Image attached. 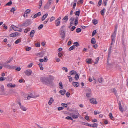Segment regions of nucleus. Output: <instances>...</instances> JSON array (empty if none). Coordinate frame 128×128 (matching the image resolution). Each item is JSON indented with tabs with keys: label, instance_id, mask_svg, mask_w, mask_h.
Returning <instances> with one entry per match:
<instances>
[{
	"label": "nucleus",
	"instance_id": "1",
	"mask_svg": "<svg viewBox=\"0 0 128 128\" xmlns=\"http://www.w3.org/2000/svg\"><path fill=\"white\" fill-rule=\"evenodd\" d=\"M41 82H42L44 84L48 85L51 84L54 78H48L41 77L40 78Z\"/></svg>",
	"mask_w": 128,
	"mask_h": 128
},
{
	"label": "nucleus",
	"instance_id": "2",
	"mask_svg": "<svg viewBox=\"0 0 128 128\" xmlns=\"http://www.w3.org/2000/svg\"><path fill=\"white\" fill-rule=\"evenodd\" d=\"M92 92L90 89L89 88L86 90V96L87 98H90L92 96Z\"/></svg>",
	"mask_w": 128,
	"mask_h": 128
},
{
	"label": "nucleus",
	"instance_id": "3",
	"mask_svg": "<svg viewBox=\"0 0 128 128\" xmlns=\"http://www.w3.org/2000/svg\"><path fill=\"white\" fill-rule=\"evenodd\" d=\"M60 34L62 36V39L64 40L65 38V32L64 30H60Z\"/></svg>",
	"mask_w": 128,
	"mask_h": 128
},
{
	"label": "nucleus",
	"instance_id": "4",
	"mask_svg": "<svg viewBox=\"0 0 128 128\" xmlns=\"http://www.w3.org/2000/svg\"><path fill=\"white\" fill-rule=\"evenodd\" d=\"M32 70L30 69L27 70L24 72L28 76L30 75L32 73Z\"/></svg>",
	"mask_w": 128,
	"mask_h": 128
},
{
	"label": "nucleus",
	"instance_id": "5",
	"mask_svg": "<svg viewBox=\"0 0 128 128\" xmlns=\"http://www.w3.org/2000/svg\"><path fill=\"white\" fill-rule=\"evenodd\" d=\"M51 2L50 1H49L44 6L45 9H48L51 4Z\"/></svg>",
	"mask_w": 128,
	"mask_h": 128
},
{
	"label": "nucleus",
	"instance_id": "6",
	"mask_svg": "<svg viewBox=\"0 0 128 128\" xmlns=\"http://www.w3.org/2000/svg\"><path fill=\"white\" fill-rule=\"evenodd\" d=\"M90 102L92 104H96L98 103V102L96 101V99L94 98H92V99H90Z\"/></svg>",
	"mask_w": 128,
	"mask_h": 128
},
{
	"label": "nucleus",
	"instance_id": "7",
	"mask_svg": "<svg viewBox=\"0 0 128 128\" xmlns=\"http://www.w3.org/2000/svg\"><path fill=\"white\" fill-rule=\"evenodd\" d=\"M79 115L78 113L77 112L76 114H72V116L74 119L77 118H78Z\"/></svg>",
	"mask_w": 128,
	"mask_h": 128
},
{
	"label": "nucleus",
	"instance_id": "8",
	"mask_svg": "<svg viewBox=\"0 0 128 128\" xmlns=\"http://www.w3.org/2000/svg\"><path fill=\"white\" fill-rule=\"evenodd\" d=\"M19 105L20 106V108L22 110L24 111H26L27 110V108L23 106L22 105L21 103L20 102L19 103Z\"/></svg>",
	"mask_w": 128,
	"mask_h": 128
},
{
	"label": "nucleus",
	"instance_id": "9",
	"mask_svg": "<svg viewBox=\"0 0 128 128\" xmlns=\"http://www.w3.org/2000/svg\"><path fill=\"white\" fill-rule=\"evenodd\" d=\"M18 34L19 33L18 32L12 33V34H10V37H16L17 35H18Z\"/></svg>",
	"mask_w": 128,
	"mask_h": 128
},
{
	"label": "nucleus",
	"instance_id": "10",
	"mask_svg": "<svg viewBox=\"0 0 128 128\" xmlns=\"http://www.w3.org/2000/svg\"><path fill=\"white\" fill-rule=\"evenodd\" d=\"M111 91L112 92L114 93V94L116 96H117L118 93L117 92V91L116 90L115 88H112L111 89Z\"/></svg>",
	"mask_w": 128,
	"mask_h": 128
},
{
	"label": "nucleus",
	"instance_id": "11",
	"mask_svg": "<svg viewBox=\"0 0 128 128\" xmlns=\"http://www.w3.org/2000/svg\"><path fill=\"white\" fill-rule=\"evenodd\" d=\"M74 17H72L70 19V20L71 21L70 22V26H72L74 23Z\"/></svg>",
	"mask_w": 128,
	"mask_h": 128
},
{
	"label": "nucleus",
	"instance_id": "12",
	"mask_svg": "<svg viewBox=\"0 0 128 128\" xmlns=\"http://www.w3.org/2000/svg\"><path fill=\"white\" fill-rule=\"evenodd\" d=\"M44 55V52H40L38 53V56L40 57H43Z\"/></svg>",
	"mask_w": 128,
	"mask_h": 128
},
{
	"label": "nucleus",
	"instance_id": "13",
	"mask_svg": "<svg viewBox=\"0 0 128 128\" xmlns=\"http://www.w3.org/2000/svg\"><path fill=\"white\" fill-rule=\"evenodd\" d=\"M37 96H32V94H31L30 95H28L27 97V98L28 100H29L31 98H34Z\"/></svg>",
	"mask_w": 128,
	"mask_h": 128
},
{
	"label": "nucleus",
	"instance_id": "14",
	"mask_svg": "<svg viewBox=\"0 0 128 128\" xmlns=\"http://www.w3.org/2000/svg\"><path fill=\"white\" fill-rule=\"evenodd\" d=\"M76 73V72L74 70H72L70 72L69 74L70 76H72V75H74Z\"/></svg>",
	"mask_w": 128,
	"mask_h": 128
},
{
	"label": "nucleus",
	"instance_id": "15",
	"mask_svg": "<svg viewBox=\"0 0 128 128\" xmlns=\"http://www.w3.org/2000/svg\"><path fill=\"white\" fill-rule=\"evenodd\" d=\"M72 85L75 87H77L79 85V83L77 82H73Z\"/></svg>",
	"mask_w": 128,
	"mask_h": 128
},
{
	"label": "nucleus",
	"instance_id": "16",
	"mask_svg": "<svg viewBox=\"0 0 128 128\" xmlns=\"http://www.w3.org/2000/svg\"><path fill=\"white\" fill-rule=\"evenodd\" d=\"M59 92L62 95H64L66 92V90L64 89L61 90L59 91Z\"/></svg>",
	"mask_w": 128,
	"mask_h": 128
},
{
	"label": "nucleus",
	"instance_id": "17",
	"mask_svg": "<svg viewBox=\"0 0 128 128\" xmlns=\"http://www.w3.org/2000/svg\"><path fill=\"white\" fill-rule=\"evenodd\" d=\"M7 86L8 87H10L11 88L14 87L16 85L15 84H13L12 85V84L10 83L8 84Z\"/></svg>",
	"mask_w": 128,
	"mask_h": 128
},
{
	"label": "nucleus",
	"instance_id": "18",
	"mask_svg": "<svg viewBox=\"0 0 128 128\" xmlns=\"http://www.w3.org/2000/svg\"><path fill=\"white\" fill-rule=\"evenodd\" d=\"M48 16V14H45L44 15L42 18V21L44 20L45 18L47 17Z\"/></svg>",
	"mask_w": 128,
	"mask_h": 128
},
{
	"label": "nucleus",
	"instance_id": "19",
	"mask_svg": "<svg viewBox=\"0 0 128 128\" xmlns=\"http://www.w3.org/2000/svg\"><path fill=\"white\" fill-rule=\"evenodd\" d=\"M35 32L34 30H32L31 31L30 33V36L32 38L34 36V34Z\"/></svg>",
	"mask_w": 128,
	"mask_h": 128
},
{
	"label": "nucleus",
	"instance_id": "20",
	"mask_svg": "<svg viewBox=\"0 0 128 128\" xmlns=\"http://www.w3.org/2000/svg\"><path fill=\"white\" fill-rule=\"evenodd\" d=\"M41 14V12H38V13L36 14H35L34 16V18H36L37 17H38V16H40Z\"/></svg>",
	"mask_w": 128,
	"mask_h": 128
},
{
	"label": "nucleus",
	"instance_id": "21",
	"mask_svg": "<svg viewBox=\"0 0 128 128\" xmlns=\"http://www.w3.org/2000/svg\"><path fill=\"white\" fill-rule=\"evenodd\" d=\"M55 24L56 26H58L60 23V21L56 20L55 21Z\"/></svg>",
	"mask_w": 128,
	"mask_h": 128
},
{
	"label": "nucleus",
	"instance_id": "22",
	"mask_svg": "<svg viewBox=\"0 0 128 128\" xmlns=\"http://www.w3.org/2000/svg\"><path fill=\"white\" fill-rule=\"evenodd\" d=\"M118 105L119 107V108L120 111L121 112H123V109L121 106V104L120 102L118 103Z\"/></svg>",
	"mask_w": 128,
	"mask_h": 128
},
{
	"label": "nucleus",
	"instance_id": "23",
	"mask_svg": "<svg viewBox=\"0 0 128 128\" xmlns=\"http://www.w3.org/2000/svg\"><path fill=\"white\" fill-rule=\"evenodd\" d=\"M54 101V100L52 99V98H50L48 102L49 104V105H51L52 104V103Z\"/></svg>",
	"mask_w": 128,
	"mask_h": 128
},
{
	"label": "nucleus",
	"instance_id": "24",
	"mask_svg": "<svg viewBox=\"0 0 128 128\" xmlns=\"http://www.w3.org/2000/svg\"><path fill=\"white\" fill-rule=\"evenodd\" d=\"M86 62L88 64H90L92 63L91 60L90 58L86 59Z\"/></svg>",
	"mask_w": 128,
	"mask_h": 128
},
{
	"label": "nucleus",
	"instance_id": "25",
	"mask_svg": "<svg viewBox=\"0 0 128 128\" xmlns=\"http://www.w3.org/2000/svg\"><path fill=\"white\" fill-rule=\"evenodd\" d=\"M91 43L92 44H95L96 43V41L94 38H92L91 41Z\"/></svg>",
	"mask_w": 128,
	"mask_h": 128
},
{
	"label": "nucleus",
	"instance_id": "26",
	"mask_svg": "<svg viewBox=\"0 0 128 128\" xmlns=\"http://www.w3.org/2000/svg\"><path fill=\"white\" fill-rule=\"evenodd\" d=\"M92 22L94 25L98 23V20L95 19H94L92 20Z\"/></svg>",
	"mask_w": 128,
	"mask_h": 128
},
{
	"label": "nucleus",
	"instance_id": "27",
	"mask_svg": "<svg viewBox=\"0 0 128 128\" xmlns=\"http://www.w3.org/2000/svg\"><path fill=\"white\" fill-rule=\"evenodd\" d=\"M7 63H6L3 64V66L5 68H8L10 67V66L7 64Z\"/></svg>",
	"mask_w": 128,
	"mask_h": 128
},
{
	"label": "nucleus",
	"instance_id": "28",
	"mask_svg": "<svg viewBox=\"0 0 128 128\" xmlns=\"http://www.w3.org/2000/svg\"><path fill=\"white\" fill-rule=\"evenodd\" d=\"M38 64L39 66L40 69L41 70H43L44 68L42 66V63H40Z\"/></svg>",
	"mask_w": 128,
	"mask_h": 128
},
{
	"label": "nucleus",
	"instance_id": "29",
	"mask_svg": "<svg viewBox=\"0 0 128 128\" xmlns=\"http://www.w3.org/2000/svg\"><path fill=\"white\" fill-rule=\"evenodd\" d=\"M78 17H77L76 18L75 20L74 25L75 26H76L78 24Z\"/></svg>",
	"mask_w": 128,
	"mask_h": 128
},
{
	"label": "nucleus",
	"instance_id": "30",
	"mask_svg": "<svg viewBox=\"0 0 128 128\" xmlns=\"http://www.w3.org/2000/svg\"><path fill=\"white\" fill-rule=\"evenodd\" d=\"M31 11V10L30 9H27L25 12V13H26V17L27 16V14L28 13H29Z\"/></svg>",
	"mask_w": 128,
	"mask_h": 128
},
{
	"label": "nucleus",
	"instance_id": "31",
	"mask_svg": "<svg viewBox=\"0 0 128 128\" xmlns=\"http://www.w3.org/2000/svg\"><path fill=\"white\" fill-rule=\"evenodd\" d=\"M75 48L74 46L73 45L72 46H70L68 50L70 51L72 50H73L74 48Z\"/></svg>",
	"mask_w": 128,
	"mask_h": 128
},
{
	"label": "nucleus",
	"instance_id": "32",
	"mask_svg": "<svg viewBox=\"0 0 128 128\" xmlns=\"http://www.w3.org/2000/svg\"><path fill=\"white\" fill-rule=\"evenodd\" d=\"M79 76L78 74H76L74 78L76 80H77L79 79Z\"/></svg>",
	"mask_w": 128,
	"mask_h": 128
},
{
	"label": "nucleus",
	"instance_id": "33",
	"mask_svg": "<svg viewBox=\"0 0 128 128\" xmlns=\"http://www.w3.org/2000/svg\"><path fill=\"white\" fill-rule=\"evenodd\" d=\"M110 118L112 120H114V118L113 117L112 114L111 113H110L109 115Z\"/></svg>",
	"mask_w": 128,
	"mask_h": 128
},
{
	"label": "nucleus",
	"instance_id": "34",
	"mask_svg": "<svg viewBox=\"0 0 128 128\" xmlns=\"http://www.w3.org/2000/svg\"><path fill=\"white\" fill-rule=\"evenodd\" d=\"M80 10H78V11H77L75 13V15H77L78 16H79L80 13Z\"/></svg>",
	"mask_w": 128,
	"mask_h": 128
},
{
	"label": "nucleus",
	"instance_id": "35",
	"mask_svg": "<svg viewBox=\"0 0 128 128\" xmlns=\"http://www.w3.org/2000/svg\"><path fill=\"white\" fill-rule=\"evenodd\" d=\"M0 91L2 92H3L4 91V86L3 85L2 86L0 87Z\"/></svg>",
	"mask_w": 128,
	"mask_h": 128
},
{
	"label": "nucleus",
	"instance_id": "36",
	"mask_svg": "<svg viewBox=\"0 0 128 128\" xmlns=\"http://www.w3.org/2000/svg\"><path fill=\"white\" fill-rule=\"evenodd\" d=\"M68 20V16H65L63 18L62 20H65L66 21H65V22H66Z\"/></svg>",
	"mask_w": 128,
	"mask_h": 128
},
{
	"label": "nucleus",
	"instance_id": "37",
	"mask_svg": "<svg viewBox=\"0 0 128 128\" xmlns=\"http://www.w3.org/2000/svg\"><path fill=\"white\" fill-rule=\"evenodd\" d=\"M74 46L76 47L78 46L79 45L78 43L77 42H76L74 43Z\"/></svg>",
	"mask_w": 128,
	"mask_h": 128
},
{
	"label": "nucleus",
	"instance_id": "38",
	"mask_svg": "<svg viewBox=\"0 0 128 128\" xmlns=\"http://www.w3.org/2000/svg\"><path fill=\"white\" fill-rule=\"evenodd\" d=\"M81 31V29L79 28H77L76 30V32L77 33H79Z\"/></svg>",
	"mask_w": 128,
	"mask_h": 128
},
{
	"label": "nucleus",
	"instance_id": "39",
	"mask_svg": "<svg viewBox=\"0 0 128 128\" xmlns=\"http://www.w3.org/2000/svg\"><path fill=\"white\" fill-rule=\"evenodd\" d=\"M98 80L100 83H102L103 81V78H99L98 79Z\"/></svg>",
	"mask_w": 128,
	"mask_h": 128
},
{
	"label": "nucleus",
	"instance_id": "40",
	"mask_svg": "<svg viewBox=\"0 0 128 128\" xmlns=\"http://www.w3.org/2000/svg\"><path fill=\"white\" fill-rule=\"evenodd\" d=\"M13 30L15 31H19L20 32H21L22 31V30L21 28H20L19 30H17L15 28H13Z\"/></svg>",
	"mask_w": 128,
	"mask_h": 128
},
{
	"label": "nucleus",
	"instance_id": "41",
	"mask_svg": "<svg viewBox=\"0 0 128 128\" xmlns=\"http://www.w3.org/2000/svg\"><path fill=\"white\" fill-rule=\"evenodd\" d=\"M102 4V0H100L98 2V6H100Z\"/></svg>",
	"mask_w": 128,
	"mask_h": 128
},
{
	"label": "nucleus",
	"instance_id": "42",
	"mask_svg": "<svg viewBox=\"0 0 128 128\" xmlns=\"http://www.w3.org/2000/svg\"><path fill=\"white\" fill-rule=\"evenodd\" d=\"M6 79V78L1 77L0 78V81L2 82L4 80Z\"/></svg>",
	"mask_w": 128,
	"mask_h": 128
},
{
	"label": "nucleus",
	"instance_id": "43",
	"mask_svg": "<svg viewBox=\"0 0 128 128\" xmlns=\"http://www.w3.org/2000/svg\"><path fill=\"white\" fill-rule=\"evenodd\" d=\"M84 2L83 0H79L78 2V4H82Z\"/></svg>",
	"mask_w": 128,
	"mask_h": 128
},
{
	"label": "nucleus",
	"instance_id": "44",
	"mask_svg": "<svg viewBox=\"0 0 128 128\" xmlns=\"http://www.w3.org/2000/svg\"><path fill=\"white\" fill-rule=\"evenodd\" d=\"M21 41L20 40V39H18L16 40L15 42V43L17 44H18Z\"/></svg>",
	"mask_w": 128,
	"mask_h": 128
},
{
	"label": "nucleus",
	"instance_id": "45",
	"mask_svg": "<svg viewBox=\"0 0 128 128\" xmlns=\"http://www.w3.org/2000/svg\"><path fill=\"white\" fill-rule=\"evenodd\" d=\"M98 124H97L94 123V124L92 125V127L94 128L97 126Z\"/></svg>",
	"mask_w": 128,
	"mask_h": 128
},
{
	"label": "nucleus",
	"instance_id": "46",
	"mask_svg": "<svg viewBox=\"0 0 128 128\" xmlns=\"http://www.w3.org/2000/svg\"><path fill=\"white\" fill-rule=\"evenodd\" d=\"M105 9L104 8H103L102 9V10H101L100 11V13H101V14L102 15H104V11L105 10Z\"/></svg>",
	"mask_w": 128,
	"mask_h": 128
},
{
	"label": "nucleus",
	"instance_id": "47",
	"mask_svg": "<svg viewBox=\"0 0 128 128\" xmlns=\"http://www.w3.org/2000/svg\"><path fill=\"white\" fill-rule=\"evenodd\" d=\"M65 118L67 120H73L72 118L71 117L69 116H67Z\"/></svg>",
	"mask_w": 128,
	"mask_h": 128
},
{
	"label": "nucleus",
	"instance_id": "48",
	"mask_svg": "<svg viewBox=\"0 0 128 128\" xmlns=\"http://www.w3.org/2000/svg\"><path fill=\"white\" fill-rule=\"evenodd\" d=\"M11 26H12V28L13 29V28H15L17 30H19V29H20L18 27H16L15 26H14L13 25H12Z\"/></svg>",
	"mask_w": 128,
	"mask_h": 128
},
{
	"label": "nucleus",
	"instance_id": "49",
	"mask_svg": "<svg viewBox=\"0 0 128 128\" xmlns=\"http://www.w3.org/2000/svg\"><path fill=\"white\" fill-rule=\"evenodd\" d=\"M30 28H28L24 30V32L25 33H27L28 31H30Z\"/></svg>",
	"mask_w": 128,
	"mask_h": 128
},
{
	"label": "nucleus",
	"instance_id": "50",
	"mask_svg": "<svg viewBox=\"0 0 128 128\" xmlns=\"http://www.w3.org/2000/svg\"><path fill=\"white\" fill-rule=\"evenodd\" d=\"M43 26V25L42 24H40L38 28V29L40 30Z\"/></svg>",
	"mask_w": 128,
	"mask_h": 128
},
{
	"label": "nucleus",
	"instance_id": "51",
	"mask_svg": "<svg viewBox=\"0 0 128 128\" xmlns=\"http://www.w3.org/2000/svg\"><path fill=\"white\" fill-rule=\"evenodd\" d=\"M96 33V30H94L92 33V36H94Z\"/></svg>",
	"mask_w": 128,
	"mask_h": 128
},
{
	"label": "nucleus",
	"instance_id": "52",
	"mask_svg": "<svg viewBox=\"0 0 128 128\" xmlns=\"http://www.w3.org/2000/svg\"><path fill=\"white\" fill-rule=\"evenodd\" d=\"M116 35L115 34H113L112 35V39H113L115 40V38L116 37Z\"/></svg>",
	"mask_w": 128,
	"mask_h": 128
},
{
	"label": "nucleus",
	"instance_id": "53",
	"mask_svg": "<svg viewBox=\"0 0 128 128\" xmlns=\"http://www.w3.org/2000/svg\"><path fill=\"white\" fill-rule=\"evenodd\" d=\"M55 18L53 16H52L50 18V22H52L53 20H55Z\"/></svg>",
	"mask_w": 128,
	"mask_h": 128
},
{
	"label": "nucleus",
	"instance_id": "54",
	"mask_svg": "<svg viewBox=\"0 0 128 128\" xmlns=\"http://www.w3.org/2000/svg\"><path fill=\"white\" fill-rule=\"evenodd\" d=\"M99 59V57H98L96 59V61L94 62V64H97L98 63V60Z\"/></svg>",
	"mask_w": 128,
	"mask_h": 128
},
{
	"label": "nucleus",
	"instance_id": "55",
	"mask_svg": "<svg viewBox=\"0 0 128 128\" xmlns=\"http://www.w3.org/2000/svg\"><path fill=\"white\" fill-rule=\"evenodd\" d=\"M12 4V2L11 1H10L9 2H8V3L6 4V6H10L11 5V4Z\"/></svg>",
	"mask_w": 128,
	"mask_h": 128
},
{
	"label": "nucleus",
	"instance_id": "56",
	"mask_svg": "<svg viewBox=\"0 0 128 128\" xmlns=\"http://www.w3.org/2000/svg\"><path fill=\"white\" fill-rule=\"evenodd\" d=\"M61 105H62L63 106L65 107H66L68 106V105L67 104L65 103H62Z\"/></svg>",
	"mask_w": 128,
	"mask_h": 128
},
{
	"label": "nucleus",
	"instance_id": "57",
	"mask_svg": "<svg viewBox=\"0 0 128 128\" xmlns=\"http://www.w3.org/2000/svg\"><path fill=\"white\" fill-rule=\"evenodd\" d=\"M42 0H40L39 2V6H40V7H39V8H40L42 6Z\"/></svg>",
	"mask_w": 128,
	"mask_h": 128
},
{
	"label": "nucleus",
	"instance_id": "58",
	"mask_svg": "<svg viewBox=\"0 0 128 128\" xmlns=\"http://www.w3.org/2000/svg\"><path fill=\"white\" fill-rule=\"evenodd\" d=\"M108 58H109L110 56L111 51H108Z\"/></svg>",
	"mask_w": 128,
	"mask_h": 128
},
{
	"label": "nucleus",
	"instance_id": "59",
	"mask_svg": "<svg viewBox=\"0 0 128 128\" xmlns=\"http://www.w3.org/2000/svg\"><path fill=\"white\" fill-rule=\"evenodd\" d=\"M94 114L95 115H96L97 114H99L100 112H98L97 111L95 110L94 112Z\"/></svg>",
	"mask_w": 128,
	"mask_h": 128
},
{
	"label": "nucleus",
	"instance_id": "60",
	"mask_svg": "<svg viewBox=\"0 0 128 128\" xmlns=\"http://www.w3.org/2000/svg\"><path fill=\"white\" fill-rule=\"evenodd\" d=\"M35 46L37 47H39L40 46V44L39 43H36L35 44Z\"/></svg>",
	"mask_w": 128,
	"mask_h": 128
},
{
	"label": "nucleus",
	"instance_id": "61",
	"mask_svg": "<svg viewBox=\"0 0 128 128\" xmlns=\"http://www.w3.org/2000/svg\"><path fill=\"white\" fill-rule=\"evenodd\" d=\"M62 69L63 70H65L66 72H68V70L66 68V67H63L62 68Z\"/></svg>",
	"mask_w": 128,
	"mask_h": 128
},
{
	"label": "nucleus",
	"instance_id": "62",
	"mask_svg": "<svg viewBox=\"0 0 128 128\" xmlns=\"http://www.w3.org/2000/svg\"><path fill=\"white\" fill-rule=\"evenodd\" d=\"M13 58H11L8 60L6 62L7 63H9L12 60Z\"/></svg>",
	"mask_w": 128,
	"mask_h": 128
},
{
	"label": "nucleus",
	"instance_id": "63",
	"mask_svg": "<svg viewBox=\"0 0 128 128\" xmlns=\"http://www.w3.org/2000/svg\"><path fill=\"white\" fill-rule=\"evenodd\" d=\"M65 26L64 25L63 26H62L60 30H64L65 29Z\"/></svg>",
	"mask_w": 128,
	"mask_h": 128
},
{
	"label": "nucleus",
	"instance_id": "64",
	"mask_svg": "<svg viewBox=\"0 0 128 128\" xmlns=\"http://www.w3.org/2000/svg\"><path fill=\"white\" fill-rule=\"evenodd\" d=\"M76 28V27L75 26H73L72 28H71V30L72 31H73Z\"/></svg>",
	"mask_w": 128,
	"mask_h": 128
}]
</instances>
